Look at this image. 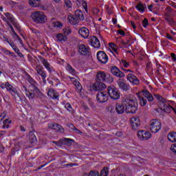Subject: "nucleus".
I'll list each match as a JSON object with an SVG mask.
<instances>
[{"instance_id":"f257e3e1","label":"nucleus","mask_w":176,"mask_h":176,"mask_svg":"<svg viewBox=\"0 0 176 176\" xmlns=\"http://www.w3.org/2000/svg\"><path fill=\"white\" fill-rule=\"evenodd\" d=\"M136 102L137 100L135 98L133 97V95L127 96L122 100V104L125 107V112L126 113H135L137 111Z\"/></svg>"},{"instance_id":"f03ea898","label":"nucleus","mask_w":176,"mask_h":176,"mask_svg":"<svg viewBox=\"0 0 176 176\" xmlns=\"http://www.w3.org/2000/svg\"><path fill=\"white\" fill-rule=\"evenodd\" d=\"M31 19L36 24H45L47 21V17L42 11H35L32 13Z\"/></svg>"},{"instance_id":"7ed1b4c3","label":"nucleus","mask_w":176,"mask_h":176,"mask_svg":"<svg viewBox=\"0 0 176 176\" xmlns=\"http://www.w3.org/2000/svg\"><path fill=\"white\" fill-rule=\"evenodd\" d=\"M162 129V123L157 119H153L150 121V130L151 133H158Z\"/></svg>"},{"instance_id":"20e7f679","label":"nucleus","mask_w":176,"mask_h":176,"mask_svg":"<svg viewBox=\"0 0 176 176\" xmlns=\"http://www.w3.org/2000/svg\"><path fill=\"white\" fill-rule=\"evenodd\" d=\"M158 106L160 109H162V111H164V112H166V113H170L172 110L176 113L175 109L170 104H168V103L166 100H164V102H158Z\"/></svg>"},{"instance_id":"39448f33","label":"nucleus","mask_w":176,"mask_h":176,"mask_svg":"<svg viewBox=\"0 0 176 176\" xmlns=\"http://www.w3.org/2000/svg\"><path fill=\"white\" fill-rule=\"evenodd\" d=\"M107 91L110 98L112 100H119L120 98V93L115 88V87H109Z\"/></svg>"},{"instance_id":"423d86ee","label":"nucleus","mask_w":176,"mask_h":176,"mask_svg":"<svg viewBox=\"0 0 176 176\" xmlns=\"http://www.w3.org/2000/svg\"><path fill=\"white\" fill-rule=\"evenodd\" d=\"M152 137L151 132L146 131H139L138 132V138L140 141H148Z\"/></svg>"},{"instance_id":"0eeeda50","label":"nucleus","mask_w":176,"mask_h":176,"mask_svg":"<svg viewBox=\"0 0 176 176\" xmlns=\"http://www.w3.org/2000/svg\"><path fill=\"white\" fill-rule=\"evenodd\" d=\"M36 71L39 76H41L43 83H46V78L47 75L46 74V72L43 70V66L41 64L37 65L36 66Z\"/></svg>"},{"instance_id":"6e6552de","label":"nucleus","mask_w":176,"mask_h":176,"mask_svg":"<svg viewBox=\"0 0 176 176\" xmlns=\"http://www.w3.org/2000/svg\"><path fill=\"white\" fill-rule=\"evenodd\" d=\"M96 100L100 104L107 102L108 101V95L105 91H99L96 95Z\"/></svg>"},{"instance_id":"1a4fd4ad","label":"nucleus","mask_w":176,"mask_h":176,"mask_svg":"<svg viewBox=\"0 0 176 176\" xmlns=\"http://www.w3.org/2000/svg\"><path fill=\"white\" fill-rule=\"evenodd\" d=\"M78 53L81 56H89L90 54V47L85 45L84 44H79L78 46Z\"/></svg>"},{"instance_id":"9d476101","label":"nucleus","mask_w":176,"mask_h":176,"mask_svg":"<svg viewBox=\"0 0 176 176\" xmlns=\"http://www.w3.org/2000/svg\"><path fill=\"white\" fill-rule=\"evenodd\" d=\"M97 58L101 64H107L108 63V56L103 51H99L97 53Z\"/></svg>"},{"instance_id":"9b49d317","label":"nucleus","mask_w":176,"mask_h":176,"mask_svg":"<svg viewBox=\"0 0 176 176\" xmlns=\"http://www.w3.org/2000/svg\"><path fill=\"white\" fill-rule=\"evenodd\" d=\"M131 126L133 130H138V129H140V126H141V121L140 120V118L137 116L131 118Z\"/></svg>"},{"instance_id":"f8f14e48","label":"nucleus","mask_w":176,"mask_h":176,"mask_svg":"<svg viewBox=\"0 0 176 176\" xmlns=\"http://www.w3.org/2000/svg\"><path fill=\"white\" fill-rule=\"evenodd\" d=\"M110 71L112 75L116 76L117 78H124V76H126V74L120 71L118 67L112 66Z\"/></svg>"},{"instance_id":"ddd939ff","label":"nucleus","mask_w":176,"mask_h":176,"mask_svg":"<svg viewBox=\"0 0 176 176\" xmlns=\"http://www.w3.org/2000/svg\"><path fill=\"white\" fill-rule=\"evenodd\" d=\"M23 91H25V94L29 100H34L35 98V92L34 89H32V87H30V89H27V87L23 86Z\"/></svg>"},{"instance_id":"4468645a","label":"nucleus","mask_w":176,"mask_h":176,"mask_svg":"<svg viewBox=\"0 0 176 176\" xmlns=\"http://www.w3.org/2000/svg\"><path fill=\"white\" fill-rule=\"evenodd\" d=\"M93 90L95 91H98L100 90H104V89H107V85L102 82L100 80H97L94 84L92 85Z\"/></svg>"},{"instance_id":"2eb2a0df","label":"nucleus","mask_w":176,"mask_h":176,"mask_svg":"<svg viewBox=\"0 0 176 176\" xmlns=\"http://www.w3.org/2000/svg\"><path fill=\"white\" fill-rule=\"evenodd\" d=\"M89 42L91 46H93V47H95V49H99V47H101V43H100V40H98V38H97V36H91Z\"/></svg>"},{"instance_id":"dca6fc26","label":"nucleus","mask_w":176,"mask_h":176,"mask_svg":"<svg viewBox=\"0 0 176 176\" xmlns=\"http://www.w3.org/2000/svg\"><path fill=\"white\" fill-rule=\"evenodd\" d=\"M126 79L130 82V83H132L133 85H140V80L135 76V75L133 74H129L126 76Z\"/></svg>"},{"instance_id":"f3484780","label":"nucleus","mask_w":176,"mask_h":176,"mask_svg":"<svg viewBox=\"0 0 176 176\" xmlns=\"http://www.w3.org/2000/svg\"><path fill=\"white\" fill-rule=\"evenodd\" d=\"M49 129H52L53 130H56V131H60V133H64V129L63 126L56 122H51L48 124Z\"/></svg>"},{"instance_id":"a211bd4d","label":"nucleus","mask_w":176,"mask_h":176,"mask_svg":"<svg viewBox=\"0 0 176 176\" xmlns=\"http://www.w3.org/2000/svg\"><path fill=\"white\" fill-rule=\"evenodd\" d=\"M6 89L8 91H10L12 96H19L17 89L13 87V86H12V85H10L8 82H6Z\"/></svg>"},{"instance_id":"6ab92c4d","label":"nucleus","mask_w":176,"mask_h":176,"mask_svg":"<svg viewBox=\"0 0 176 176\" xmlns=\"http://www.w3.org/2000/svg\"><path fill=\"white\" fill-rule=\"evenodd\" d=\"M4 14L6 17H7L8 20H10V21L12 23V25H14L15 28H16L17 30H20V25L17 23H16V21H14V18L13 17V16L10 15L9 12L4 13Z\"/></svg>"},{"instance_id":"aec40b11","label":"nucleus","mask_w":176,"mask_h":176,"mask_svg":"<svg viewBox=\"0 0 176 176\" xmlns=\"http://www.w3.org/2000/svg\"><path fill=\"white\" fill-rule=\"evenodd\" d=\"M140 93H142V95L148 100V102L153 101V96L152 94L149 93L148 89H143Z\"/></svg>"},{"instance_id":"412c9836","label":"nucleus","mask_w":176,"mask_h":176,"mask_svg":"<svg viewBox=\"0 0 176 176\" xmlns=\"http://www.w3.org/2000/svg\"><path fill=\"white\" fill-rule=\"evenodd\" d=\"M115 109L117 113H118V115H122L124 113V111H126V109H124V105L123 103L122 104L120 103H116Z\"/></svg>"},{"instance_id":"4be33fe9","label":"nucleus","mask_w":176,"mask_h":176,"mask_svg":"<svg viewBox=\"0 0 176 176\" xmlns=\"http://www.w3.org/2000/svg\"><path fill=\"white\" fill-rule=\"evenodd\" d=\"M41 63L47 71H49L50 72H53V67L50 65V63H48L47 60L43 58H41Z\"/></svg>"},{"instance_id":"5701e85b","label":"nucleus","mask_w":176,"mask_h":176,"mask_svg":"<svg viewBox=\"0 0 176 176\" xmlns=\"http://www.w3.org/2000/svg\"><path fill=\"white\" fill-rule=\"evenodd\" d=\"M78 33L82 38H85V39L89 38V35H90V32H89V30L86 28H81L78 30Z\"/></svg>"},{"instance_id":"b1692460","label":"nucleus","mask_w":176,"mask_h":176,"mask_svg":"<svg viewBox=\"0 0 176 176\" xmlns=\"http://www.w3.org/2000/svg\"><path fill=\"white\" fill-rule=\"evenodd\" d=\"M117 83L120 89H122V90H124L125 91H126V90H129V89H130V85L123 82V80L122 79L118 80Z\"/></svg>"},{"instance_id":"393cba45","label":"nucleus","mask_w":176,"mask_h":176,"mask_svg":"<svg viewBox=\"0 0 176 176\" xmlns=\"http://www.w3.org/2000/svg\"><path fill=\"white\" fill-rule=\"evenodd\" d=\"M67 20L70 24L72 25H76V24H79V19L74 14L69 15L67 17Z\"/></svg>"},{"instance_id":"a878e982","label":"nucleus","mask_w":176,"mask_h":176,"mask_svg":"<svg viewBox=\"0 0 176 176\" xmlns=\"http://www.w3.org/2000/svg\"><path fill=\"white\" fill-rule=\"evenodd\" d=\"M26 80H28V82L30 83L31 85L30 86V87H32V89L38 86V82H36V81H35V80L32 78V77H31V76L30 75L27 76Z\"/></svg>"},{"instance_id":"bb28decb","label":"nucleus","mask_w":176,"mask_h":176,"mask_svg":"<svg viewBox=\"0 0 176 176\" xmlns=\"http://www.w3.org/2000/svg\"><path fill=\"white\" fill-rule=\"evenodd\" d=\"M97 78L98 79V80H99L100 82H105V79H107V74H105V72H99L98 74H97Z\"/></svg>"},{"instance_id":"cd10ccee","label":"nucleus","mask_w":176,"mask_h":176,"mask_svg":"<svg viewBox=\"0 0 176 176\" xmlns=\"http://www.w3.org/2000/svg\"><path fill=\"white\" fill-rule=\"evenodd\" d=\"M136 95L140 100V105L142 107H145V105H146V103L148 102V100H146L145 98L141 96V92H138Z\"/></svg>"},{"instance_id":"c85d7f7f","label":"nucleus","mask_w":176,"mask_h":176,"mask_svg":"<svg viewBox=\"0 0 176 176\" xmlns=\"http://www.w3.org/2000/svg\"><path fill=\"white\" fill-rule=\"evenodd\" d=\"M55 36L58 42H65L67 41V36L63 33L56 34Z\"/></svg>"},{"instance_id":"c756f323","label":"nucleus","mask_w":176,"mask_h":176,"mask_svg":"<svg viewBox=\"0 0 176 176\" xmlns=\"http://www.w3.org/2000/svg\"><path fill=\"white\" fill-rule=\"evenodd\" d=\"M47 96L51 98H58V94H57V92L52 89L48 91Z\"/></svg>"},{"instance_id":"7c9ffc66","label":"nucleus","mask_w":176,"mask_h":176,"mask_svg":"<svg viewBox=\"0 0 176 176\" xmlns=\"http://www.w3.org/2000/svg\"><path fill=\"white\" fill-rule=\"evenodd\" d=\"M173 8L171 7H168L166 8V13H165V20L167 19H171V16H173Z\"/></svg>"},{"instance_id":"2f4dec72","label":"nucleus","mask_w":176,"mask_h":176,"mask_svg":"<svg viewBox=\"0 0 176 176\" xmlns=\"http://www.w3.org/2000/svg\"><path fill=\"white\" fill-rule=\"evenodd\" d=\"M29 140L30 144H35V142H36V136L33 131L29 133Z\"/></svg>"},{"instance_id":"473e14b6","label":"nucleus","mask_w":176,"mask_h":176,"mask_svg":"<svg viewBox=\"0 0 176 176\" xmlns=\"http://www.w3.org/2000/svg\"><path fill=\"white\" fill-rule=\"evenodd\" d=\"M74 16L77 17L78 21L80 20H85V16H83V12L80 10H78L75 12Z\"/></svg>"},{"instance_id":"72a5a7b5","label":"nucleus","mask_w":176,"mask_h":176,"mask_svg":"<svg viewBox=\"0 0 176 176\" xmlns=\"http://www.w3.org/2000/svg\"><path fill=\"white\" fill-rule=\"evenodd\" d=\"M168 140L170 142H176V132H170L168 133Z\"/></svg>"},{"instance_id":"f704fd0d","label":"nucleus","mask_w":176,"mask_h":176,"mask_svg":"<svg viewBox=\"0 0 176 176\" xmlns=\"http://www.w3.org/2000/svg\"><path fill=\"white\" fill-rule=\"evenodd\" d=\"M10 46L13 49V50L15 52V53H17V54L19 57H23L24 56L23 55V54L21 52H20V50H19V48L16 47V45H14V43H12L10 44Z\"/></svg>"},{"instance_id":"c9c22d12","label":"nucleus","mask_w":176,"mask_h":176,"mask_svg":"<svg viewBox=\"0 0 176 176\" xmlns=\"http://www.w3.org/2000/svg\"><path fill=\"white\" fill-rule=\"evenodd\" d=\"M70 80H72V82H73L74 85L76 87L78 91H80V90H82V85H80V82L75 80V78H72V77L70 78Z\"/></svg>"},{"instance_id":"e433bc0d","label":"nucleus","mask_w":176,"mask_h":176,"mask_svg":"<svg viewBox=\"0 0 176 176\" xmlns=\"http://www.w3.org/2000/svg\"><path fill=\"white\" fill-rule=\"evenodd\" d=\"M29 4L32 8H36V6H40L41 5V0H30Z\"/></svg>"},{"instance_id":"4c0bfd02","label":"nucleus","mask_w":176,"mask_h":176,"mask_svg":"<svg viewBox=\"0 0 176 176\" xmlns=\"http://www.w3.org/2000/svg\"><path fill=\"white\" fill-rule=\"evenodd\" d=\"M66 69L72 75H76V72L75 71V69L71 66L69 64H67L66 65Z\"/></svg>"},{"instance_id":"58836bf2","label":"nucleus","mask_w":176,"mask_h":176,"mask_svg":"<svg viewBox=\"0 0 176 176\" xmlns=\"http://www.w3.org/2000/svg\"><path fill=\"white\" fill-rule=\"evenodd\" d=\"M10 124H12V120L6 119L3 122V129H9Z\"/></svg>"},{"instance_id":"ea45409f","label":"nucleus","mask_w":176,"mask_h":176,"mask_svg":"<svg viewBox=\"0 0 176 176\" xmlns=\"http://www.w3.org/2000/svg\"><path fill=\"white\" fill-rule=\"evenodd\" d=\"M109 174V168L107 166H104L102 170L100 171V176H108Z\"/></svg>"},{"instance_id":"a19ab883","label":"nucleus","mask_w":176,"mask_h":176,"mask_svg":"<svg viewBox=\"0 0 176 176\" xmlns=\"http://www.w3.org/2000/svg\"><path fill=\"white\" fill-rule=\"evenodd\" d=\"M32 90H34V91L37 97H42L43 96V94H42V92H41L39 89H38V87H36V86L32 88Z\"/></svg>"},{"instance_id":"79ce46f5","label":"nucleus","mask_w":176,"mask_h":176,"mask_svg":"<svg viewBox=\"0 0 176 176\" xmlns=\"http://www.w3.org/2000/svg\"><path fill=\"white\" fill-rule=\"evenodd\" d=\"M63 32L64 35H65L67 36V35L71 34V32H72V30H71V28H69V27H65L63 29Z\"/></svg>"},{"instance_id":"37998d69","label":"nucleus","mask_w":176,"mask_h":176,"mask_svg":"<svg viewBox=\"0 0 176 176\" xmlns=\"http://www.w3.org/2000/svg\"><path fill=\"white\" fill-rule=\"evenodd\" d=\"M137 10L140 12H144L145 11V7H144V4L139 3L136 6Z\"/></svg>"},{"instance_id":"c03bdc74","label":"nucleus","mask_w":176,"mask_h":176,"mask_svg":"<svg viewBox=\"0 0 176 176\" xmlns=\"http://www.w3.org/2000/svg\"><path fill=\"white\" fill-rule=\"evenodd\" d=\"M109 45L112 52H113L114 53L118 54V46L113 43H109Z\"/></svg>"},{"instance_id":"a18cd8bd","label":"nucleus","mask_w":176,"mask_h":176,"mask_svg":"<svg viewBox=\"0 0 176 176\" xmlns=\"http://www.w3.org/2000/svg\"><path fill=\"white\" fill-rule=\"evenodd\" d=\"M65 108L70 112V113H74L75 111H74V109H72V106L69 103H66L65 105Z\"/></svg>"},{"instance_id":"49530a36","label":"nucleus","mask_w":176,"mask_h":176,"mask_svg":"<svg viewBox=\"0 0 176 176\" xmlns=\"http://www.w3.org/2000/svg\"><path fill=\"white\" fill-rule=\"evenodd\" d=\"M106 109L110 113H115V107L112 104H109Z\"/></svg>"},{"instance_id":"de8ad7c7","label":"nucleus","mask_w":176,"mask_h":176,"mask_svg":"<svg viewBox=\"0 0 176 176\" xmlns=\"http://www.w3.org/2000/svg\"><path fill=\"white\" fill-rule=\"evenodd\" d=\"M121 43L122 45H127L126 47H129V46H131L133 43L131 42V39L130 38H126V41L122 40L121 41Z\"/></svg>"},{"instance_id":"09e8293b","label":"nucleus","mask_w":176,"mask_h":176,"mask_svg":"<svg viewBox=\"0 0 176 176\" xmlns=\"http://www.w3.org/2000/svg\"><path fill=\"white\" fill-rule=\"evenodd\" d=\"M69 128L71 129V130H73V131H75L76 134H82V131H79V129L75 127V126H74L73 124H70Z\"/></svg>"},{"instance_id":"8fccbe9b","label":"nucleus","mask_w":176,"mask_h":176,"mask_svg":"<svg viewBox=\"0 0 176 176\" xmlns=\"http://www.w3.org/2000/svg\"><path fill=\"white\" fill-rule=\"evenodd\" d=\"M52 26L54 28H60V27H63V24L58 21L52 22Z\"/></svg>"},{"instance_id":"3c124183","label":"nucleus","mask_w":176,"mask_h":176,"mask_svg":"<svg viewBox=\"0 0 176 176\" xmlns=\"http://www.w3.org/2000/svg\"><path fill=\"white\" fill-rule=\"evenodd\" d=\"M65 8L69 9L72 8V3L69 0H65Z\"/></svg>"},{"instance_id":"603ef678","label":"nucleus","mask_w":176,"mask_h":176,"mask_svg":"<svg viewBox=\"0 0 176 176\" xmlns=\"http://www.w3.org/2000/svg\"><path fill=\"white\" fill-rule=\"evenodd\" d=\"M104 82H107V83H112L113 82V77L107 74Z\"/></svg>"},{"instance_id":"864d4df0","label":"nucleus","mask_w":176,"mask_h":176,"mask_svg":"<svg viewBox=\"0 0 176 176\" xmlns=\"http://www.w3.org/2000/svg\"><path fill=\"white\" fill-rule=\"evenodd\" d=\"M88 176H100V173L97 170H91L89 173Z\"/></svg>"},{"instance_id":"5fc2aeb1","label":"nucleus","mask_w":176,"mask_h":176,"mask_svg":"<svg viewBox=\"0 0 176 176\" xmlns=\"http://www.w3.org/2000/svg\"><path fill=\"white\" fill-rule=\"evenodd\" d=\"M154 96L155 97V98H157V100H158V102H164L166 100L164 98H163V97H162V96L159 94H155Z\"/></svg>"},{"instance_id":"6e6d98bb","label":"nucleus","mask_w":176,"mask_h":176,"mask_svg":"<svg viewBox=\"0 0 176 176\" xmlns=\"http://www.w3.org/2000/svg\"><path fill=\"white\" fill-rule=\"evenodd\" d=\"M65 140H67L65 142V145H67L68 146H71V145H72V142H74V140L68 139V138H65Z\"/></svg>"},{"instance_id":"4d7b16f0","label":"nucleus","mask_w":176,"mask_h":176,"mask_svg":"<svg viewBox=\"0 0 176 176\" xmlns=\"http://www.w3.org/2000/svg\"><path fill=\"white\" fill-rule=\"evenodd\" d=\"M65 141H67L65 138L59 140L58 141V146H63V145H65Z\"/></svg>"},{"instance_id":"13d9d810","label":"nucleus","mask_w":176,"mask_h":176,"mask_svg":"<svg viewBox=\"0 0 176 176\" xmlns=\"http://www.w3.org/2000/svg\"><path fill=\"white\" fill-rule=\"evenodd\" d=\"M167 23H168V24H170V25H175V21H174V20L171 18H167V19H166Z\"/></svg>"},{"instance_id":"bf43d9fd","label":"nucleus","mask_w":176,"mask_h":176,"mask_svg":"<svg viewBox=\"0 0 176 176\" xmlns=\"http://www.w3.org/2000/svg\"><path fill=\"white\" fill-rule=\"evenodd\" d=\"M121 63L124 67V68H129L130 64L126 60H122Z\"/></svg>"},{"instance_id":"052dcab7","label":"nucleus","mask_w":176,"mask_h":176,"mask_svg":"<svg viewBox=\"0 0 176 176\" xmlns=\"http://www.w3.org/2000/svg\"><path fill=\"white\" fill-rule=\"evenodd\" d=\"M149 23H148V19H144V20L142 21V25L144 28H146V27H148V25Z\"/></svg>"},{"instance_id":"680f3d73","label":"nucleus","mask_w":176,"mask_h":176,"mask_svg":"<svg viewBox=\"0 0 176 176\" xmlns=\"http://www.w3.org/2000/svg\"><path fill=\"white\" fill-rule=\"evenodd\" d=\"M80 3H81V5H82V6L85 10H87V3H86V1L81 0Z\"/></svg>"},{"instance_id":"e2e57ef3","label":"nucleus","mask_w":176,"mask_h":176,"mask_svg":"<svg viewBox=\"0 0 176 176\" xmlns=\"http://www.w3.org/2000/svg\"><path fill=\"white\" fill-rule=\"evenodd\" d=\"M2 52H3L4 54H7L8 56H9V54H13V52L6 50V49H3Z\"/></svg>"},{"instance_id":"0e129e2a","label":"nucleus","mask_w":176,"mask_h":176,"mask_svg":"<svg viewBox=\"0 0 176 176\" xmlns=\"http://www.w3.org/2000/svg\"><path fill=\"white\" fill-rule=\"evenodd\" d=\"M104 9H106V10H107V13H109V14H111V13H112V11L111 10L109 6L105 5Z\"/></svg>"},{"instance_id":"69168bd1","label":"nucleus","mask_w":176,"mask_h":176,"mask_svg":"<svg viewBox=\"0 0 176 176\" xmlns=\"http://www.w3.org/2000/svg\"><path fill=\"white\" fill-rule=\"evenodd\" d=\"M5 118H6V112H3L0 115V120H3V119H5Z\"/></svg>"},{"instance_id":"338daca9","label":"nucleus","mask_w":176,"mask_h":176,"mask_svg":"<svg viewBox=\"0 0 176 176\" xmlns=\"http://www.w3.org/2000/svg\"><path fill=\"white\" fill-rule=\"evenodd\" d=\"M31 30L33 34H41V32H39V30L36 29L32 28Z\"/></svg>"},{"instance_id":"774afa93","label":"nucleus","mask_w":176,"mask_h":176,"mask_svg":"<svg viewBox=\"0 0 176 176\" xmlns=\"http://www.w3.org/2000/svg\"><path fill=\"white\" fill-rule=\"evenodd\" d=\"M170 57H172L173 61H176V56H175V54L171 53V54H170Z\"/></svg>"}]
</instances>
